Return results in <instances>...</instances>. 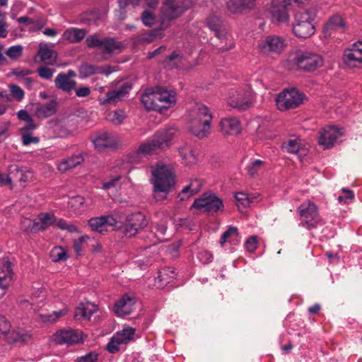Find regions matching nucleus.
I'll return each mask as SVG.
<instances>
[{
	"mask_svg": "<svg viewBox=\"0 0 362 362\" xmlns=\"http://www.w3.org/2000/svg\"><path fill=\"white\" fill-rule=\"evenodd\" d=\"M152 178L154 199L156 202H161L166 199L167 194L175 185V177L171 170L165 165H158L152 168Z\"/></svg>",
	"mask_w": 362,
	"mask_h": 362,
	"instance_id": "nucleus-1",
	"label": "nucleus"
},
{
	"mask_svg": "<svg viewBox=\"0 0 362 362\" xmlns=\"http://www.w3.org/2000/svg\"><path fill=\"white\" fill-rule=\"evenodd\" d=\"M178 133L174 126L167 127L156 132L148 140L140 144L137 149L139 153L151 154L153 151L168 148L173 144V140Z\"/></svg>",
	"mask_w": 362,
	"mask_h": 362,
	"instance_id": "nucleus-2",
	"label": "nucleus"
},
{
	"mask_svg": "<svg viewBox=\"0 0 362 362\" xmlns=\"http://www.w3.org/2000/svg\"><path fill=\"white\" fill-rule=\"evenodd\" d=\"M255 93L248 85H233L228 88V106L244 111L254 105Z\"/></svg>",
	"mask_w": 362,
	"mask_h": 362,
	"instance_id": "nucleus-3",
	"label": "nucleus"
},
{
	"mask_svg": "<svg viewBox=\"0 0 362 362\" xmlns=\"http://www.w3.org/2000/svg\"><path fill=\"white\" fill-rule=\"evenodd\" d=\"M211 115L208 107L202 104H196L189 111V129L199 139L209 133Z\"/></svg>",
	"mask_w": 362,
	"mask_h": 362,
	"instance_id": "nucleus-4",
	"label": "nucleus"
},
{
	"mask_svg": "<svg viewBox=\"0 0 362 362\" xmlns=\"http://www.w3.org/2000/svg\"><path fill=\"white\" fill-rule=\"evenodd\" d=\"M317 16L315 8L303 9L295 15L296 23L293 25L294 35L299 38H308L315 33V26L313 21Z\"/></svg>",
	"mask_w": 362,
	"mask_h": 362,
	"instance_id": "nucleus-5",
	"label": "nucleus"
},
{
	"mask_svg": "<svg viewBox=\"0 0 362 362\" xmlns=\"http://www.w3.org/2000/svg\"><path fill=\"white\" fill-rule=\"evenodd\" d=\"M293 61L299 70L308 72L314 71L324 65L322 56L308 50H298Z\"/></svg>",
	"mask_w": 362,
	"mask_h": 362,
	"instance_id": "nucleus-6",
	"label": "nucleus"
},
{
	"mask_svg": "<svg viewBox=\"0 0 362 362\" xmlns=\"http://www.w3.org/2000/svg\"><path fill=\"white\" fill-rule=\"evenodd\" d=\"M148 223L145 215L141 212H136L127 215L123 223L117 221V226L115 227L122 230L124 236L132 238L146 228Z\"/></svg>",
	"mask_w": 362,
	"mask_h": 362,
	"instance_id": "nucleus-7",
	"label": "nucleus"
},
{
	"mask_svg": "<svg viewBox=\"0 0 362 362\" xmlns=\"http://www.w3.org/2000/svg\"><path fill=\"white\" fill-rule=\"evenodd\" d=\"M300 225L308 230L315 228L322 221L316 204L310 200L300 204L297 209Z\"/></svg>",
	"mask_w": 362,
	"mask_h": 362,
	"instance_id": "nucleus-8",
	"label": "nucleus"
},
{
	"mask_svg": "<svg viewBox=\"0 0 362 362\" xmlns=\"http://www.w3.org/2000/svg\"><path fill=\"white\" fill-rule=\"evenodd\" d=\"M306 100L305 95L296 88L286 89L280 93L276 99L277 108L281 111L299 107Z\"/></svg>",
	"mask_w": 362,
	"mask_h": 362,
	"instance_id": "nucleus-9",
	"label": "nucleus"
},
{
	"mask_svg": "<svg viewBox=\"0 0 362 362\" xmlns=\"http://www.w3.org/2000/svg\"><path fill=\"white\" fill-rule=\"evenodd\" d=\"M287 40L279 35H268L259 40L257 47L262 54H280L287 47Z\"/></svg>",
	"mask_w": 362,
	"mask_h": 362,
	"instance_id": "nucleus-10",
	"label": "nucleus"
},
{
	"mask_svg": "<svg viewBox=\"0 0 362 362\" xmlns=\"http://www.w3.org/2000/svg\"><path fill=\"white\" fill-rule=\"evenodd\" d=\"M192 206L202 212L213 214L223 209V203L216 194L206 192L194 200Z\"/></svg>",
	"mask_w": 362,
	"mask_h": 362,
	"instance_id": "nucleus-11",
	"label": "nucleus"
},
{
	"mask_svg": "<svg viewBox=\"0 0 362 362\" xmlns=\"http://www.w3.org/2000/svg\"><path fill=\"white\" fill-rule=\"evenodd\" d=\"M290 6L286 0H273L270 8L272 22L277 25H288L290 22Z\"/></svg>",
	"mask_w": 362,
	"mask_h": 362,
	"instance_id": "nucleus-12",
	"label": "nucleus"
},
{
	"mask_svg": "<svg viewBox=\"0 0 362 362\" xmlns=\"http://www.w3.org/2000/svg\"><path fill=\"white\" fill-rule=\"evenodd\" d=\"M190 0H165L162 9L163 17L173 20L180 17L192 6Z\"/></svg>",
	"mask_w": 362,
	"mask_h": 362,
	"instance_id": "nucleus-13",
	"label": "nucleus"
},
{
	"mask_svg": "<svg viewBox=\"0 0 362 362\" xmlns=\"http://www.w3.org/2000/svg\"><path fill=\"white\" fill-rule=\"evenodd\" d=\"M343 60L349 67H358L362 65V42L353 43L344 51Z\"/></svg>",
	"mask_w": 362,
	"mask_h": 362,
	"instance_id": "nucleus-14",
	"label": "nucleus"
},
{
	"mask_svg": "<svg viewBox=\"0 0 362 362\" xmlns=\"http://www.w3.org/2000/svg\"><path fill=\"white\" fill-rule=\"evenodd\" d=\"M53 337L57 344L67 346L80 343L83 339L82 332L72 329H61L57 332Z\"/></svg>",
	"mask_w": 362,
	"mask_h": 362,
	"instance_id": "nucleus-15",
	"label": "nucleus"
},
{
	"mask_svg": "<svg viewBox=\"0 0 362 362\" xmlns=\"http://www.w3.org/2000/svg\"><path fill=\"white\" fill-rule=\"evenodd\" d=\"M341 135V132L335 127H325L320 132L318 144L324 148H330Z\"/></svg>",
	"mask_w": 362,
	"mask_h": 362,
	"instance_id": "nucleus-16",
	"label": "nucleus"
},
{
	"mask_svg": "<svg viewBox=\"0 0 362 362\" xmlns=\"http://www.w3.org/2000/svg\"><path fill=\"white\" fill-rule=\"evenodd\" d=\"M90 139L98 151H103L107 148H115L117 142L108 133L101 132L91 135Z\"/></svg>",
	"mask_w": 362,
	"mask_h": 362,
	"instance_id": "nucleus-17",
	"label": "nucleus"
},
{
	"mask_svg": "<svg viewBox=\"0 0 362 362\" xmlns=\"http://www.w3.org/2000/svg\"><path fill=\"white\" fill-rule=\"evenodd\" d=\"M132 88V85L125 83L117 90L107 92L104 97L99 98L100 105L113 104L119 101Z\"/></svg>",
	"mask_w": 362,
	"mask_h": 362,
	"instance_id": "nucleus-18",
	"label": "nucleus"
},
{
	"mask_svg": "<svg viewBox=\"0 0 362 362\" xmlns=\"http://www.w3.org/2000/svg\"><path fill=\"white\" fill-rule=\"evenodd\" d=\"M88 224L93 230L103 233L107 226H117V221L112 216H101L90 218Z\"/></svg>",
	"mask_w": 362,
	"mask_h": 362,
	"instance_id": "nucleus-19",
	"label": "nucleus"
},
{
	"mask_svg": "<svg viewBox=\"0 0 362 362\" xmlns=\"http://www.w3.org/2000/svg\"><path fill=\"white\" fill-rule=\"evenodd\" d=\"M154 90L156 103L160 105V110L168 109L172 104L175 103V95L173 92H170L161 86H156Z\"/></svg>",
	"mask_w": 362,
	"mask_h": 362,
	"instance_id": "nucleus-20",
	"label": "nucleus"
},
{
	"mask_svg": "<svg viewBox=\"0 0 362 362\" xmlns=\"http://www.w3.org/2000/svg\"><path fill=\"white\" fill-rule=\"evenodd\" d=\"M136 303L135 298L128 295H124L115 305V312L119 317H124L131 314Z\"/></svg>",
	"mask_w": 362,
	"mask_h": 362,
	"instance_id": "nucleus-21",
	"label": "nucleus"
},
{
	"mask_svg": "<svg viewBox=\"0 0 362 362\" xmlns=\"http://www.w3.org/2000/svg\"><path fill=\"white\" fill-rule=\"evenodd\" d=\"M345 26V22L340 15L335 14L331 16L324 25L322 33L325 37H329L338 29Z\"/></svg>",
	"mask_w": 362,
	"mask_h": 362,
	"instance_id": "nucleus-22",
	"label": "nucleus"
},
{
	"mask_svg": "<svg viewBox=\"0 0 362 362\" xmlns=\"http://www.w3.org/2000/svg\"><path fill=\"white\" fill-rule=\"evenodd\" d=\"M57 102L54 100L45 104H37L35 110V115L40 119L52 116L57 111Z\"/></svg>",
	"mask_w": 362,
	"mask_h": 362,
	"instance_id": "nucleus-23",
	"label": "nucleus"
},
{
	"mask_svg": "<svg viewBox=\"0 0 362 362\" xmlns=\"http://www.w3.org/2000/svg\"><path fill=\"white\" fill-rule=\"evenodd\" d=\"M202 186V182L199 180L196 179L192 180L189 185L185 186L178 194L177 197L178 202H184L192 195L198 193Z\"/></svg>",
	"mask_w": 362,
	"mask_h": 362,
	"instance_id": "nucleus-24",
	"label": "nucleus"
},
{
	"mask_svg": "<svg viewBox=\"0 0 362 362\" xmlns=\"http://www.w3.org/2000/svg\"><path fill=\"white\" fill-rule=\"evenodd\" d=\"M97 310L95 305L80 303L76 309L74 317L77 320H88Z\"/></svg>",
	"mask_w": 362,
	"mask_h": 362,
	"instance_id": "nucleus-25",
	"label": "nucleus"
},
{
	"mask_svg": "<svg viewBox=\"0 0 362 362\" xmlns=\"http://www.w3.org/2000/svg\"><path fill=\"white\" fill-rule=\"evenodd\" d=\"M156 100L154 88H147L141 97V101L146 109L160 110V105L157 104Z\"/></svg>",
	"mask_w": 362,
	"mask_h": 362,
	"instance_id": "nucleus-26",
	"label": "nucleus"
},
{
	"mask_svg": "<svg viewBox=\"0 0 362 362\" xmlns=\"http://www.w3.org/2000/svg\"><path fill=\"white\" fill-rule=\"evenodd\" d=\"M86 34L87 31L85 29L70 28L64 32L62 38L70 43H78L86 37Z\"/></svg>",
	"mask_w": 362,
	"mask_h": 362,
	"instance_id": "nucleus-27",
	"label": "nucleus"
},
{
	"mask_svg": "<svg viewBox=\"0 0 362 362\" xmlns=\"http://www.w3.org/2000/svg\"><path fill=\"white\" fill-rule=\"evenodd\" d=\"M8 173L10 174L11 181L13 180L21 183H25L31 177L30 171L24 170L16 165H10L8 168Z\"/></svg>",
	"mask_w": 362,
	"mask_h": 362,
	"instance_id": "nucleus-28",
	"label": "nucleus"
},
{
	"mask_svg": "<svg viewBox=\"0 0 362 362\" xmlns=\"http://www.w3.org/2000/svg\"><path fill=\"white\" fill-rule=\"evenodd\" d=\"M55 86L64 92L69 93L72 90L75 89L76 86V81L70 79L65 76V73H59L55 80Z\"/></svg>",
	"mask_w": 362,
	"mask_h": 362,
	"instance_id": "nucleus-29",
	"label": "nucleus"
},
{
	"mask_svg": "<svg viewBox=\"0 0 362 362\" xmlns=\"http://www.w3.org/2000/svg\"><path fill=\"white\" fill-rule=\"evenodd\" d=\"M209 28L214 32L215 35L218 39H224L226 37V30L223 22L218 16H212L207 20Z\"/></svg>",
	"mask_w": 362,
	"mask_h": 362,
	"instance_id": "nucleus-30",
	"label": "nucleus"
},
{
	"mask_svg": "<svg viewBox=\"0 0 362 362\" xmlns=\"http://www.w3.org/2000/svg\"><path fill=\"white\" fill-rule=\"evenodd\" d=\"M234 197L236 202V205L240 211L250 207L251 204L257 202V200H256V197L249 195L248 194L243 192H236Z\"/></svg>",
	"mask_w": 362,
	"mask_h": 362,
	"instance_id": "nucleus-31",
	"label": "nucleus"
},
{
	"mask_svg": "<svg viewBox=\"0 0 362 362\" xmlns=\"http://www.w3.org/2000/svg\"><path fill=\"white\" fill-rule=\"evenodd\" d=\"M255 2L256 0H229L228 7L233 12H241L253 8L255 6Z\"/></svg>",
	"mask_w": 362,
	"mask_h": 362,
	"instance_id": "nucleus-32",
	"label": "nucleus"
},
{
	"mask_svg": "<svg viewBox=\"0 0 362 362\" xmlns=\"http://www.w3.org/2000/svg\"><path fill=\"white\" fill-rule=\"evenodd\" d=\"M83 161V157L82 154L74 156L67 159H64L61 161L58 165V170L62 173H65L68 170L75 168L77 165L82 163Z\"/></svg>",
	"mask_w": 362,
	"mask_h": 362,
	"instance_id": "nucleus-33",
	"label": "nucleus"
},
{
	"mask_svg": "<svg viewBox=\"0 0 362 362\" xmlns=\"http://www.w3.org/2000/svg\"><path fill=\"white\" fill-rule=\"evenodd\" d=\"M37 55L40 57L41 62H47L51 60L52 62H48L47 63L49 64H53L57 58V55L55 52L49 48L47 44L40 43L39 45V51Z\"/></svg>",
	"mask_w": 362,
	"mask_h": 362,
	"instance_id": "nucleus-34",
	"label": "nucleus"
},
{
	"mask_svg": "<svg viewBox=\"0 0 362 362\" xmlns=\"http://www.w3.org/2000/svg\"><path fill=\"white\" fill-rule=\"evenodd\" d=\"M123 45L121 42L116 40L112 37H106L103 40V45L101 49L103 53L110 54L116 51L120 52Z\"/></svg>",
	"mask_w": 362,
	"mask_h": 362,
	"instance_id": "nucleus-35",
	"label": "nucleus"
},
{
	"mask_svg": "<svg viewBox=\"0 0 362 362\" xmlns=\"http://www.w3.org/2000/svg\"><path fill=\"white\" fill-rule=\"evenodd\" d=\"M178 151L182 159L187 165H192L196 163V156L190 146L187 145L180 146Z\"/></svg>",
	"mask_w": 362,
	"mask_h": 362,
	"instance_id": "nucleus-36",
	"label": "nucleus"
},
{
	"mask_svg": "<svg viewBox=\"0 0 362 362\" xmlns=\"http://www.w3.org/2000/svg\"><path fill=\"white\" fill-rule=\"evenodd\" d=\"M175 277V272L174 269L170 267H165L159 271L158 276L156 280L161 283L160 285L163 286L170 282L171 279Z\"/></svg>",
	"mask_w": 362,
	"mask_h": 362,
	"instance_id": "nucleus-37",
	"label": "nucleus"
},
{
	"mask_svg": "<svg viewBox=\"0 0 362 362\" xmlns=\"http://www.w3.org/2000/svg\"><path fill=\"white\" fill-rule=\"evenodd\" d=\"M136 329L134 328L127 327L121 332H118L115 337L121 344H127L133 339Z\"/></svg>",
	"mask_w": 362,
	"mask_h": 362,
	"instance_id": "nucleus-38",
	"label": "nucleus"
},
{
	"mask_svg": "<svg viewBox=\"0 0 362 362\" xmlns=\"http://www.w3.org/2000/svg\"><path fill=\"white\" fill-rule=\"evenodd\" d=\"M38 220L40 221V228H37L39 230H45L49 226L54 225L56 221V217L48 213H41L38 215Z\"/></svg>",
	"mask_w": 362,
	"mask_h": 362,
	"instance_id": "nucleus-39",
	"label": "nucleus"
},
{
	"mask_svg": "<svg viewBox=\"0 0 362 362\" xmlns=\"http://www.w3.org/2000/svg\"><path fill=\"white\" fill-rule=\"evenodd\" d=\"M6 268V271L8 274V276L6 275L4 272L0 273V298L4 296L6 293L7 286H8V278H11V266L10 262H7L5 264Z\"/></svg>",
	"mask_w": 362,
	"mask_h": 362,
	"instance_id": "nucleus-40",
	"label": "nucleus"
},
{
	"mask_svg": "<svg viewBox=\"0 0 362 362\" xmlns=\"http://www.w3.org/2000/svg\"><path fill=\"white\" fill-rule=\"evenodd\" d=\"M66 312V309H62L59 311H53L52 313H42L39 315V317L44 322L52 323L59 317L65 315Z\"/></svg>",
	"mask_w": 362,
	"mask_h": 362,
	"instance_id": "nucleus-41",
	"label": "nucleus"
},
{
	"mask_svg": "<svg viewBox=\"0 0 362 362\" xmlns=\"http://www.w3.org/2000/svg\"><path fill=\"white\" fill-rule=\"evenodd\" d=\"M301 141L298 139H289L284 144L283 148L289 153H298L303 150Z\"/></svg>",
	"mask_w": 362,
	"mask_h": 362,
	"instance_id": "nucleus-42",
	"label": "nucleus"
},
{
	"mask_svg": "<svg viewBox=\"0 0 362 362\" xmlns=\"http://www.w3.org/2000/svg\"><path fill=\"white\" fill-rule=\"evenodd\" d=\"M78 71L81 78H87L96 74L97 66L83 62L80 66Z\"/></svg>",
	"mask_w": 362,
	"mask_h": 362,
	"instance_id": "nucleus-43",
	"label": "nucleus"
},
{
	"mask_svg": "<svg viewBox=\"0 0 362 362\" xmlns=\"http://www.w3.org/2000/svg\"><path fill=\"white\" fill-rule=\"evenodd\" d=\"M240 122L236 118H228V134L236 135L241 132Z\"/></svg>",
	"mask_w": 362,
	"mask_h": 362,
	"instance_id": "nucleus-44",
	"label": "nucleus"
},
{
	"mask_svg": "<svg viewBox=\"0 0 362 362\" xmlns=\"http://www.w3.org/2000/svg\"><path fill=\"white\" fill-rule=\"evenodd\" d=\"M7 334V339L9 342H25L28 339L30 338L28 334L17 332L16 331H12L11 332L9 331Z\"/></svg>",
	"mask_w": 362,
	"mask_h": 362,
	"instance_id": "nucleus-45",
	"label": "nucleus"
},
{
	"mask_svg": "<svg viewBox=\"0 0 362 362\" xmlns=\"http://www.w3.org/2000/svg\"><path fill=\"white\" fill-rule=\"evenodd\" d=\"M51 257L54 262L66 260L67 259L66 252L62 247H55L51 251Z\"/></svg>",
	"mask_w": 362,
	"mask_h": 362,
	"instance_id": "nucleus-46",
	"label": "nucleus"
},
{
	"mask_svg": "<svg viewBox=\"0 0 362 362\" xmlns=\"http://www.w3.org/2000/svg\"><path fill=\"white\" fill-rule=\"evenodd\" d=\"M227 234L228 242L229 241L233 245H236L240 243V236L239 235V233L236 227H228Z\"/></svg>",
	"mask_w": 362,
	"mask_h": 362,
	"instance_id": "nucleus-47",
	"label": "nucleus"
},
{
	"mask_svg": "<svg viewBox=\"0 0 362 362\" xmlns=\"http://www.w3.org/2000/svg\"><path fill=\"white\" fill-rule=\"evenodd\" d=\"M86 43L89 48H100L103 45V40H100L97 35H91L86 37Z\"/></svg>",
	"mask_w": 362,
	"mask_h": 362,
	"instance_id": "nucleus-48",
	"label": "nucleus"
},
{
	"mask_svg": "<svg viewBox=\"0 0 362 362\" xmlns=\"http://www.w3.org/2000/svg\"><path fill=\"white\" fill-rule=\"evenodd\" d=\"M23 46L22 45H14L10 47L6 52V55L13 59H16L22 55Z\"/></svg>",
	"mask_w": 362,
	"mask_h": 362,
	"instance_id": "nucleus-49",
	"label": "nucleus"
},
{
	"mask_svg": "<svg viewBox=\"0 0 362 362\" xmlns=\"http://www.w3.org/2000/svg\"><path fill=\"white\" fill-rule=\"evenodd\" d=\"M125 115L122 111H114L108 115V119L115 124H119L123 122Z\"/></svg>",
	"mask_w": 362,
	"mask_h": 362,
	"instance_id": "nucleus-50",
	"label": "nucleus"
},
{
	"mask_svg": "<svg viewBox=\"0 0 362 362\" xmlns=\"http://www.w3.org/2000/svg\"><path fill=\"white\" fill-rule=\"evenodd\" d=\"M263 165V161L260 160H255L248 167L247 172L251 176H255L261 169Z\"/></svg>",
	"mask_w": 362,
	"mask_h": 362,
	"instance_id": "nucleus-51",
	"label": "nucleus"
},
{
	"mask_svg": "<svg viewBox=\"0 0 362 362\" xmlns=\"http://www.w3.org/2000/svg\"><path fill=\"white\" fill-rule=\"evenodd\" d=\"M37 73L41 78L49 80L53 76L54 70L47 66H40L37 69Z\"/></svg>",
	"mask_w": 362,
	"mask_h": 362,
	"instance_id": "nucleus-52",
	"label": "nucleus"
},
{
	"mask_svg": "<svg viewBox=\"0 0 362 362\" xmlns=\"http://www.w3.org/2000/svg\"><path fill=\"white\" fill-rule=\"evenodd\" d=\"M22 142L23 145L28 146L30 144H37L39 142V139L37 136H33L30 132H22Z\"/></svg>",
	"mask_w": 362,
	"mask_h": 362,
	"instance_id": "nucleus-53",
	"label": "nucleus"
},
{
	"mask_svg": "<svg viewBox=\"0 0 362 362\" xmlns=\"http://www.w3.org/2000/svg\"><path fill=\"white\" fill-rule=\"evenodd\" d=\"M11 329V324L7 319L0 315V337L4 334H7Z\"/></svg>",
	"mask_w": 362,
	"mask_h": 362,
	"instance_id": "nucleus-54",
	"label": "nucleus"
},
{
	"mask_svg": "<svg viewBox=\"0 0 362 362\" xmlns=\"http://www.w3.org/2000/svg\"><path fill=\"white\" fill-rule=\"evenodd\" d=\"M10 89L12 95L18 101L21 100L24 98L23 90L17 85L10 86Z\"/></svg>",
	"mask_w": 362,
	"mask_h": 362,
	"instance_id": "nucleus-55",
	"label": "nucleus"
},
{
	"mask_svg": "<svg viewBox=\"0 0 362 362\" xmlns=\"http://www.w3.org/2000/svg\"><path fill=\"white\" fill-rule=\"evenodd\" d=\"M88 238H89L88 236L85 235V236H81L78 239L74 240L73 247H74V251L76 253V255H81L82 245Z\"/></svg>",
	"mask_w": 362,
	"mask_h": 362,
	"instance_id": "nucleus-56",
	"label": "nucleus"
},
{
	"mask_svg": "<svg viewBox=\"0 0 362 362\" xmlns=\"http://www.w3.org/2000/svg\"><path fill=\"white\" fill-rule=\"evenodd\" d=\"M343 194L338 197V201L340 203H347L348 201L354 199V194L351 191L343 188L341 189Z\"/></svg>",
	"mask_w": 362,
	"mask_h": 362,
	"instance_id": "nucleus-57",
	"label": "nucleus"
},
{
	"mask_svg": "<svg viewBox=\"0 0 362 362\" xmlns=\"http://www.w3.org/2000/svg\"><path fill=\"white\" fill-rule=\"evenodd\" d=\"M257 245L258 241L257 238L255 236H251L245 243V248L248 252H252L257 249Z\"/></svg>",
	"mask_w": 362,
	"mask_h": 362,
	"instance_id": "nucleus-58",
	"label": "nucleus"
},
{
	"mask_svg": "<svg viewBox=\"0 0 362 362\" xmlns=\"http://www.w3.org/2000/svg\"><path fill=\"white\" fill-rule=\"evenodd\" d=\"M141 20L144 25L151 26L154 23L155 18L151 12L145 11L142 13Z\"/></svg>",
	"mask_w": 362,
	"mask_h": 362,
	"instance_id": "nucleus-59",
	"label": "nucleus"
},
{
	"mask_svg": "<svg viewBox=\"0 0 362 362\" xmlns=\"http://www.w3.org/2000/svg\"><path fill=\"white\" fill-rule=\"evenodd\" d=\"M168 59L170 62H173L172 66L177 67L179 64L182 62V55L179 52H173L168 56Z\"/></svg>",
	"mask_w": 362,
	"mask_h": 362,
	"instance_id": "nucleus-60",
	"label": "nucleus"
},
{
	"mask_svg": "<svg viewBox=\"0 0 362 362\" xmlns=\"http://www.w3.org/2000/svg\"><path fill=\"white\" fill-rule=\"evenodd\" d=\"M197 258L203 264H207L211 261L212 255L206 250H201L197 254Z\"/></svg>",
	"mask_w": 362,
	"mask_h": 362,
	"instance_id": "nucleus-61",
	"label": "nucleus"
},
{
	"mask_svg": "<svg viewBox=\"0 0 362 362\" xmlns=\"http://www.w3.org/2000/svg\"><path fill=\"white\" fill-rule=\"evenodd\" d=\"M120 344H122L121 342H119V341H117L114 336L111 341L107 344V349L112 354L116 353L119 349V346Z\"/></svg>",
	"mask_w": 362,
	"mask_h": 362,
	"instance_id": "nucleus-62",
	"label": "nucleus"
},
{
	"mask_svg": "<svg viewBox=\"0 0 362 362\" xmlns=\"http://www.w3.org/2000/svg\"><path fill=\"white\" fill-rule=\"evenodd\" d=\"M98 355L95 353L90 352L85 356L78 357L76 360L77 362H94L97 360Z\"/></svg>",
	"mask_w": 362,
	"mask_h": 362,
	"instance_id": "nucleus-63",
	"label": "nucleus"
},
{
	"mask_svg": "<svg viewBox=\"0 0 362 362\" xmlns=\"http://www.w3.org/2000/svg\"><path fill=\"white\" fill-rule=\"evenodd\" d=\"M33 25V26L30 28V31H40L46 25V20L42 18H40L37 21H34V23Z\"/></svg>",
	"mask_w": 362,
	"mask_h": 362,
	"instance_id": "nucleus-64",
	"label": "nucleus"
}]
</instances>
